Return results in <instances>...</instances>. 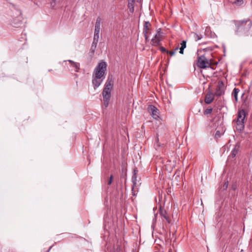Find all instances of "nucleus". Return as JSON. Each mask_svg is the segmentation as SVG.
<instances>
[{
    "instance_id": "nucleus-1",
    "label": "nucleus",
    "mask_w": 252,
    "mask_h": 252,
    "mask_svg": "<svg viewBox=\"0 0 252 252\" xmlns=\"http://www.w3.org/2000/svg\"><path fill=\"white\" fill-rule=\"evenodd\" d=\"M106 67V62L102 61L99 63L94 68L92 77V83L94 89L97 88L104 79Z\"/></svg>"
},
{
    "instance_id": "nucleus-2",
    "label": "nucleus",
    "mask_w": 252,
    "mask_h": 252,
    "mask_svg": "<svg viewBox=\"0 0 252 252\" xmlns=\"http://www.w3.org/2000/svg\"><path fill=\"white\" fill-rule=\"evenodd\" d=\"M236 27L235 32L239 34L240 32H248L252 26V21L249 19L243 20L234 21Z\"/></svg>"
},
{
    "instance_id": "nucleus-3",
    "label": "nucleus",
    "mask_w": 252,
    "mask_h": 252,
    "mask_svg": "<svg viewBox=\"0 0 252 252\" xmlns=\"http://www.w3.org/2000/svg\"><path fill=\"white\" fill-rule=\"evenodd\" d=\"M112 81L111 79H110L109 78H108L102 92L104 105L106 107L108 106L109 104V101L111 97V91L112 88Z\"/></svg>"
},
{
    "instance_id": "nucleus-4",
    "label": "nucleus",
    "mask_w": 252,
    "mask_h": 252,
    "mask_svg": "<svg viewBox=\"0 0 252 252\" xmlns=\"http://www.w3.org/2000/svg\"><path fill=\"white\" fill-rule=\"evenodd\" d=\"M246 117V113L244 110L239 111L237 116L236 128L239 131H241L244 128V121Z\"/></svg>"
},
{
    "instance_id": "nucleus-5",
    "label": "nucleus",
    "mask_w": 252,
    "mask_h": 252,
    "mask_svg": "<svg viewBox=\"0 0 252 252\" xmlns=\"http://www.w3.org/2000/svg\"><path fill=\"white\" fill-rule=\"evenodd\" d=\"M197 65L200 68H206L211 67V61L202 55L197 58Z\"/></svg>"
},
{
    "instance_id": "nucleus-6",
    "label": "nucleus",
    "mask_w": 252,
    "mask_h": 252,
    "mask_svg": "<svg viewBox=\"0 0 252 252\" xmlns=\"http://www.w3.org/2000/svg\"><path fill=\"white\" fill-rule=\"evenodd\" d=\"M224 93V86L222 81H219L215 91L217 96H220Z\"/></svg>"
},
{
    "instance_id": "nucleus-7",
    "label": "nucleus",
    "mask_w": 252,
    "mask_h": 252,
    "mask_svg": "<svg viewBox=\"0 0 252 252\" xmlns=\"http://www.w3.org/2000/svg\"><path fill=\"white\" fill-rule=\"evenodd\" d=\"M148 111L154 119H157L158 117V110L155 106L150 105L148 108Z\"/></svg>"
},
{
    "instance_id": "nucleus-8",
    "label": "nucleus",
    "mask_w": 252,
    "mask_h": 252,
    "mask_svg": "<svg viewBox=\"0 0 252 252\" xmlns=\"http://www.w3.org/2000/svg\"><path fill=\"white\" fill-rule=\"evenodd\" d=\"M161 35L158 31L155 35L154 37L151 40V43L154 46H157L159 44L160 40Z\"/></svg>"
},
{
    "instance_id": "nucleus-9",
    "label": "nucleus",
    "mask_w": 252,
    "mask_h": 252,
    "mask_svg": "<svg viewBox=\"0 0 252 252\" xmlns=\"http://www.w3.org/2000/svg\"><path fill=\"white\" fill-rule=\"evenodd\" d=\"M160 215L161 216V219L163 221L165 220L167 223H170V219L169 218V216L165 210L161 209Z\"/></svg>"
},
{
    "instance_id": "nucleus-10",
    "label": "nucleus",
    "mask_w": 252,
    "mask_h": 252,
    "mask_svg": "<svg viewBox=\"0 0 252 252\" xmlns=\"http://www.w3.org/2000/svg\"><path fill=\"white\" fill-rule=\"evenodd\" d=\"M64 62H68L70 66L74 68V70L75 72H78L80 69V63L77 62H75L72 60H68L67 61H65Z\"/></svg>"
},
{
    "instance_id": "nucleus-11",
    "label": "nucleus",
    "mask_w": 252,
    "mask_h": 252,
    "mask_svg": "<svg viewBox=\"0 0 252 252\" xmlns=\"http://www.w3.org/2000/svg\"><path fill=\"white\" fill-rule=\"evenodd\" d=\"M101 23V18L100 17H98L96 18L95 24L94 32H100Z\"/></svg>"
},
{
    "instance_id": "nucleus-12",
    "label": "nucleus",
    "mask_w": 252,
    "mask_h": 252,
    "mask_svg": "<svg viewBox=\"0 0 252 252\" xmlns=\"http://www.w3.org/2000/svg\"><path fill=\"white\" fill-rule=\"evenodd\" d=\"M214 99V95L213 93H208L205 98V102L206 104L211 103Z\"/></svg>"
},
{
    "instance_id": "nucleus-13",
    "label": "nucleus",
    "mask_w": 252,
    "mask_h": 252,
    "mask_svg": "<svg viewBox=\"0 0 252 252\" xmlns=\"http://www.w3.org/2000/svg\"><path fill=\"white\" fill-rule=\"evenodd\" d=\"M151 27V24L149 21H146L144 24L143 27V34H146L148 33L149 31L150 30Z\"/></svg>"
},
{
    "instance_id": "nucleus-14",
    "label": "nucleus",
    "mask_w": 252,
    "mask_h": 252,
    "mask_svg": "<svg viewBox=\"0 0 252 252\" xmlns=\"http://www.w3.org/2000/svg\"><path fill=\"white\" fill-rule=\"evenodd\" d=\"M132 183H133V187L132 188V193H133V195H135V193L134 192V188L136 186V184H137L136 175H133L132 176Z\"/></svg>"
},
{
    "instance_id": "nucleus-15",
    "label": "nucleus",
    "mask_w": 252,
    "mask_h": 252,
    "mask_svg": "<svg viewBox=\"0 0 252 252\" xmlns=\"http://www.w3.org/2000/svg\"><path fill=\"white\" fill-rule=\"evenodd\" d=\"M167 162H168L169 163H166L165 164V166H168V167H167V170L171 171L172 169L175 167V163L174 161L172 162L171 160L168 161Z\"/></svg>"
},
{
    "instance_id": "nucleus-16",
    "label": "nucleus",
    "mask_w": 252,
    "mask_h": 252,
    "mask_svg": "<svg viewBox=\"0 0 252 252\" xmlns=\"http://www.w3.org/2000/svg\"><path fill=\"white\" fill-rule=\"evenodd\" d=\"M192 34L193 38L195 41H197L202 38V35L201 34H198L195 32H193Z\"/></svg>"
},
{
    "instance_id": "nucleus-17",
    "label": "nucleus",
    "mask_w": 252,
    "mask_h": 252,
    "mask_svg": "<svg viewBox=\"0 0 252 252\" xmlns=\"http://www.w3.org/2000/svg\"><path fill=\"white\" fill-rule=\"evenodd\" d=\"M240 90L238 88H235L233 90V94L236 101H237L238 100V94Z\"/></svg>"
},
{
    "instance_id": "nucleus-18",
    "label": "nucleus",
    "mask_w": 252,
    "mask_h": 252,
    "mask_svg": "<svg viewBox=\"0 0 252 252\" xmlns=\"http://www.w3.org/2000/svg\"><path fill=\"white\" fill-rule=\"evenodd\" d=\"M128 7L129 8V11L131 13H133L134 12V4H131V3H128Z\"/></svg>"
},
{
    "instance_id": "nucleus-19",
    "label": "nucleus",
    "mask_w": 252,
    "mask_h": 252,
    "mask_svg": "<svg viewBox=\"0 0 252 252\" xmlns=\"http://www.w3.org/2000/svg\"><path fill=\"white\" fill-rule=\"evenodd\" d=\"M243 3V0H235L233 2V4L238 6H240Z\"/></svg>"
},
{
    "instance_id": "nucleus-20",
    "label": "nucleus",
    "mask_w": 252,
    "mask_h": 252,
    "mask_svg": "<svg viewBox=\"0 0 252 252\" xmlns=\"http://www.w3.org/2000/svg\"><path fill=\"white\" fill-rule=\"evenodd\" d=\"M178 50V47L176 48L174 51H167V54H169L170 56H172L175 55L176 52Z\"/></svg>"
},
{
    "instance_id": "nucleus-21",
    "label": "nucleus",
    "mask_w": 252,
    "mask_h": 252,
    "mask_svg": "<svg viewBox=\"0 0 252 252\" xmlns=\"http://www.w3.org/2000/svg\"><path fill=\"white\" fill-rule=\"evenodd\" d=\"M212 110H213L212 108H207L204 111V115H207L209 114H211L212 112Z\"/></svg>"
},
{
    "instance_id": "nucleus-22",
    "label": "nucleus",
    "mask_w": 252,
    "mask_h": 252,
    "mask_svg": "<svg viewBox=\"0 0 252 252\" xmlns=\"http://www.w3.org/2000/svg\"><path fill=\"white\" fill-rule=\"evenodd\" d=\"M99 34V32H94V40H98Z\"/></svg>"
},
{
    "instance_id": "nucleus-23",
    "label": "nucleus",
    "mask_w": 252,
    "mask_h": 252,
    "mask_svg": "<svg viewBox=\"0 0 252 252\" xmlns=\"http://www.w3.org/2000/svg\"><path fill=\"white\" fill-rule=\"evenodd\" d=\"M181 48L185 49L186 47V41L185 40H183L182 43H181Z\"/></svg>"
},
{
    "instance_id": "nucleus-24",
    "label": "nucleus",
    "mask_w": 252,
    "mask_h": 252,
    "mask_svg": "<svg viewBox=\"0 0 252 252\" xmlns=\"http://www.w3.org/2000/svg\"><path fill=\"white\" fill-rule=\"evenodd\" d=\"M56 0H52L51 1V6L52 8H54L56 5Z\"/></svg>"
},
{
    "instance_id": "nucleus-25",
    "label": "nucleus",
    "mask_w": 252,
    "mask_h": 252,
    "mask_svg": "<svg viewBox=\"0 0 252 252\" xmlns=\"http://www.w3.org/2000/svg\"><path fill=\"white\" fill-rule=\"evenodd\" d=\"M98 41V40H94V39L93 40V42L92 43V45H93V47H94V49H95L96 47Z\"/></svg>"
},
{
    "instance_id": "nucleus-26",
    "label": "nucleus",
    "mask_w": 252,
    "mask_h": 252,
    "mask_svg": "<svg viewBox=\"0 0 252 252\" xmlns=\"http://www.w3.org/2000/svg\"><path fill=\"white\" fill-rule=\"evenodd\" d=\"M220 135H221V133H220V132L219 130H217L215 133V137L217 139L220 137Z\"/></svg>"
},
{
    "instance_id": "nucleus-27",
    "label": "nucleus",
    "mask_w": 252,
    "mask_h": 252,
    "mask_svg": "<svg viewBox=\"0 0 252 252\" xmlns=\"http://www.w3.org/2000/svg\"><path fill=\"white\" fill-rule=\"evenodd\" d=\"M112 180H113V175H111L110 178H109V180L108 182V185H110L112 183Z\"/></svg>"
},
{
    "instance_id": "nucleus-28",
    "label": "nucleus",
    "mask_w": 252,
    "mask_h": 252,
    "mask_svg": "<svg viewBox=\"0 0 252 252\" xmlns=\"http://www.w3.org/2000/svg\"><path fill=\"white\" fill-rule=\"evenodd\" d=\"M236 154H237V151H235V150H233L231 152V155H232V158L234 157L235 156V155H236Z\"/></svg>"
},
{
    "instance_id": "nucleus-29",
    "label": "nucleus",
    "mask_w": 252,
    "mask_h": 252,
    "mask_svg": "<svg viewBox=\"0 0 252 252\" xmlns=\"http://www.w3.org/2000/svg\"><path fill=\"white\" fill-rule=\"evenodd\" d=\"M158 138H157V144H155V146L156 149H157L159 147V145H158Z\"/></svg>"
},
{
    "instance_id": "nucleus-30",
    "label": "nucleus",
    "mask_w": 252,
    "mask_h": 252,
    "mask_svg": "<svg viewBox=\"0 0 252 252\" xmlns=\"http://www.w3.org/2000/svg\"><path fill=\"white\" fill-rule=\"evenodd\" d=\"M144 35L146 41L147 42L148 41H149L148 33Z\"/></svg>"
},
{
    "instance_id": "nucleus-31",
    "label": "nucleus",
    "mask_w": 252,
    "mask_h": 252,
    "mask_svg": "<svg viewBox=\"0 0 252 252\" xmlns=\"http://www.w3.org/2000/svg\"><path fill=\"white\" fill-rule=\"evenodd\" d=\"M160 50L162 52H166L167 53V51L166 50V49L163 47H160Z\"/></svg>"
},
{
    "instance_id": "nucleus-32",
    "label": "nucleus",
    "mask_w": 252,
    "mask_h": 252,
    "mask_svg": "<svg viewBox=\"0 0 252 252\" xmlns=\"http://www.w3.org/2000/svg\"><path fill=\"white\" fill-rule=\"evenodd\" d=\"M135 0H128V3H131V4H134Z\"/></svg>"
},
{
    "instance_id": "nucleus-33",
    "label": "nucleus",
    "mask_w": 252,
    "mask_h": 252,
    "mask_svg": "<svg viewBox=\"0 0 252 252\" xmlns=\"http://www.w3.org/2000/svg\"><path fill=\"white\" fill-rule=\"evenodd\" d=\"M184 49H182V48H180V51H179V53L181 54H183L184 53Z\"/></svg>"
},
{
    "instance_id": "nucleus-34",
    "label": "nucleus",
    "mask_w": 252,
    "mask_h": 252,
    "mask_svg": "<svg viewBox=\"0 0 252 252\" xmlns=\"http://www.w3.org/2000/svg\"><path fill=\"white\" fill-rule=\"evenodd\" d=\"M228 182H225L224 183L223 187H225V189L227 188V186H228Z\"/></svg>"
},
{
    "instance_id": "nucleus-35",
    "label": "nucleus",
    "mask_w": 252,
    "mask_h": 252,
    "mask_svg": "<svg viewBox=\"0 0 252 252\" xmlns=\"http://www.w3.org/2000/svg\"><path fill=\"white\" fill-rule=\"evenodd\" d=\"M91 50L92 51L93 53H94V50H95V49H94V47H93V45H92V46H91Z\"/></svg>"
},
{
    "instance_id": "nucleus-36",
    "label": "nucleus",
    "mask_w": 252,
    "mask_h": 252,
    "mask_svg": "<svg viewBox=\"0 0 252 252\" xmlns=\"http://www.w3.org/2000/svg\"><path fill=\"white\" fill-rule=\"evenodd\" d=\"M91 50L92 51L93 53H94V50H95V49H94V47H93V45H92V46H91Z\"/></svg>"
},
{
    "instance_id": "nucleus-37",
    "label": "nucleus",
    "mask_w": 252,
    "mask_h": 252,
    "mask_svg": "<svg viewBox=\"0 0 252 252\" xmlns=\"http://www.w3.org/2000/svg\"><path fill=\"white\" fill-rule=\"evenodd\" d=\"M138 171L136 169H134V174L133 175H135L136 174V173H137Z\"/></svg>"
},
{
    "instance_id": "nucleus-38",
    "label": "nucleus",
    "mask_w": 252,
    "mask_h": 252,
    "mask_svg": "<svg viewBox=\"0 0 252 252\" xmlns=\"http://www.w3.org/2000/svg\"><path fill=\"white\" fill-rule=\"evenodd\" d=\"M52 246H51L49 249L47 250V251L46 252H49V251H50V250L51 249Z\"/></svg>"
},
{
    "instance_id": "nucleus-39",
    "label": "nucleus",
    "mask_w": 252,
    "mask_h": 252,
    "mask_svg": "<svg viewBox=\"0 0 252 252\" xmlns=\"http://www.w3.org/2000/svg\"><path fill=\"white\" fill-rule=\"evenodd\" d=\"M209 30H210V29H209V28H206V29L205 30V33H206L208 31H209Z\"/></svg>"
}]
</instances>
